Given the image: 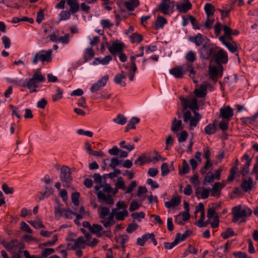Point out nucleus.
Instances as JSON below:
<instances>
[{"instance_id":"obj_1","label":"nucleus","mask_w":258,"mask_h":258,"mask_svg":"<svg viewBox=\"0 0 258 258\" xmlns=\"http://www.w3.org/2000/svg\"><path fill=\"white\" fill-rule=\"evenodd\" d=\"M95 194L97 195L98 200L100 202H104L109 205H113L114 201L112 196L110 195V193L115 195L118 192V188L116 187L112 189L111 186L108 184H105L102 186V190L98 186H95Z\"/></svg>"},{"instance_id":"obj_2","label":"nucleus","mask_w":258,"mask_h":258,"mask_svg":"<svg viewBox=\"0 0 258 258\" xmlns=\"http://www.w3.org/2000/svg\"><path fill=\"white\" fill-rule=\"evenodd\" d=\"M187 72H189V77L191 79H194L196 72L194 69L193 66L190 64L185 63L182 66H176L169 70L170 74L177 79L182 78ZM193 81L195 83H197L194 80H193Z\"/></svg>"},{"instance_id":"obj_3","label":"nucleus","mask_w":258,"mask_h":258,"mask_svg":"<svg viewBox=\"0 0 258 258\" xmlns=\"http://www.w3.org/2000/svg\"><path fill=\"white\" fill-rule=\"evenodd\" d=\"M252 210L246 206L240 205L235 206L232 208L233 222H237L239 220H243L247 217L250 216Z\"/></svg>"},{"instance_id":"obj_4","label":"nucleus","mask_w":258,"mask_h":258,"mask_svg":"<svg viewBox=\"0 0 258 258\" xmlns=\"http://www.w3.org/2000/svg\"><path fill=\"white\" fill-rule=\"evenodd\" d=\"M202 116L198 112H194L192 115L190 111H185L183 113V119L184 123L188 125L190 130H193L201 120Z\"/></svg>"},{"instance_id":"obj_5","label":"nucleus","mask_w":258,"mask_h":258,"mask_svg":"<svg viewBox=\"0 0 258 258\" xmlns=\"http://www.w3.org/2000/svg\"><path fill=\"white\" fill-rule=\"evenodd\" d=\"M218 49L215 46L204 44L202 47L198 49L200 58L202 60H208L211 57H214V54Z\"/></svg>"},{"instance_id":"obj_6","label":"nucleus","mask_w":258,"mask_h":258,"mask_svg":"<svg viewBox=\"0 0 258 258\" xmlns=\"http://www.w3.org/2000/svg\"><path fill=\"white\" fill-rule=\"evenodd\" d=\"M127 207L124 202L119 201L116 203V208L113 209V213L115 214L116 220L122 221L127 217L128 213L126 210Z\"/></svg>"},{"instance_id":"obj_7","label":"nucleus","mask_w":258,"mask_h":258,"mask_svg":"<svg viewBox=\"0 0 258 258\" xmlns=\"http://www.w3.org/2000/svg\"><path fill=\"white\" fill-rule=\"evenodd\" d=\"M209 75L210 78L216 82L217 80L222 77L223 74V67L222 64L209 65Z\"/></svg>"},{"instance_id":"obj_8","label":"nucleus","mask_w":258,"mask_h":258,"mask_svg":"<svg viewBox=\"0 0 258 258\" xmlns=\"http://www.w3.org/2000/svg\"><path fill=\"white\" fill-rule=\"evenodd\" d=\"M180 100L181 102L183 112L187 111L186 109L189 108L193 112H197L196 111L198 110V107L197 100L195 98L186 99L184 98L180 97Z\"/></svg>"},{"instance_id":"obj_9","label":"nucleus","mask_w":258,"mask_h":258,"mask_svg":"<svg viewBox=\"0 0 258 258\" xmlns=\"http://www.w3.org/2000/svg\"><path fill=\"white\" fill-rule=\"evenodd\" d=\"M51 54L52 50L51 49L40 51L35 54L32 63L36 64L39 61L42 62L50 61L51 59Z\"/></svg>"},{"instance_id":"obj_10","label":"nucleus","mask_w":258,"mask_h":258,"mask_svg":"<svg viewBox=\"0 0 258 258\" xmlns=\"http://www.w3.org/2000/svg\"><path fill=\"white\" fill-rule=\"evenodd\" d=\"M71 174V170L69 167L63 166L61 168L60 177L63 183V186H68L69 185L72 179Z\"/></svg>"},{"instance_id":"obj_11","label":"nucleus","mask_w":258,"mask_h":258,"mask_svg":"<svg viewBox=\"0 0 258 258\" xmlns=\"http://www.w3.org/2000/svg\"><path fill=\"white\" fill-rule=\"evenodd\" d=\"M82 225L84 227L88 228L91 233L96 234L98 237L101 236L102 234L100 233V232L103 230V228L101 225L98 224H93L91 225L88 221L83 222Z\"/></svg>"},{"instance_id":"obj_12","label":"nucleus","mask_w":258,"mask_h":258,"mask_svg":"<svg viewBox=\"0 0 258 258\" xmlns=\"http://www.w3.org/2000/svg\"><path fill=\"white\" fill-rule=\"evenodd\" d=\"M213 58L217 64L226 63L228 61V56L226 51L222 49H217L216 52L214 54Z\"/></svg>"},{"instance_id":"obj_13","label":"nucleus","mask_w":258,"mask_h":258,"mask_svg":"<svg viewBox=\"0 0 258 258\" xmlns=\"http://www.w3.org/2000/svg\"><path fill=\"white\" fill-rule=\"evenodd\" d=\"M233 115V110L230 106H224L220 108L219 117L229 121Z\"/></svg>"},{"instance_id":"obj_14","label":"nucleus","mask_w":258,"mask_h":258,"mask_svg":"<svg viewBox=\"0 0 258 258\" xmlns=\"http://www.w3.org/2000/svg\"><path fill=\"white\" fill-rule=\"evenodd\" d=\"M68 246L72 249L84 248L85 242L84 237L80 236L76 239H71L68 243Z\"/></svg>"},{"instance_id":"obj_15","label":"nucleus","mask_w":258,"mask_h":258,"mask_svg":"<svg viewBox=\"0 0 258 258\" xmlns=\"http://www.w3.org/2000/svg\"><path fill=\"white\" fill-rule=\"evenodd\" d=\"M109 80V76L105 75L99 79L96 83L92 85L90 88L91 92H96L100 90L104 87Z\"/></svg>"},{"instance_id":"obj_16","label":"nucleus","mask_w":258,"mask_h":258,"mask_svg":"<svg viewBox=\"0 0 258 258\" xmlns=\"http://www.w3.org/2000/svg\"><path fill=\"white\" fill-rule=\"evenodd\" d=\"M177 10L181 13H185L190 10L192 5L189 0H182L176 5Z\"/></svg>"},{"instance_id":"obj_17","label":"nucleus","mask_w":258,"mask_h":258,"mask_svg":"<svg viewBox=\"0 0 258 258\" xmlns=\"http://www.w3.org/2000/svg\"><path fill=\"white\" fill-rule=\"evenodd\" d=\"M174 5V2H161L158 6V9L163 14L168 15L169 14L170 10H172Z\"/></svg>"},{"instance_id":"obj_18","label":"nucleus","mask_w":258,"mask_h":258,"mask_svg":"<svg viewBox=\"0 0 258 258\" xmlns=\"http://www.w3.org/2000/svg\"><path fill=\"white\" fill-rule=\"evenodd\" d=\"M109 52L113 55L118 54L122 52L123 44L113 42L111 46H107Z\"/></svg>"},{"instance_id":"obj_19","label":"nucleus","mask_w":258,"mask_h":258,"mask_svg":"<svg viewBox=\"0 0 258 258\" xmlns=\"http://www.w3.org/2000/svg\"><path fill=\"white\" fill-rule=\"evenodd\" d=\"M229 246L230 244L228 243H226L224 245L218 248L216 250L217 255L220 258H223L226 257L228 252V248L229 247Z\"/></svg>"},{"instance_id":"obj_20","label":"nucleus","mask_w":258,"mask_h":258,"mask_svg":"<svg viewBox=\"0 0 258 258\" xmlns=\"http://www.w3.org/2000/svg\"><path fill=\"white\" fill-rule=\"evenodd\" d=\"M182 129V121L181 120H177L176 117H174L171 123V130L173 133H177Z\"/></svg>"},{"instance_id":"obj_21","label":"nucleus","mask_w":258,"mask_h":258,"mask_svg":"<svg viewBox=\"0 0 258 258\" xmlns=\"http://www.w3.org/2000/svg\"><path fill=\"white\" fill-rule=\"evenodd\" d=\"M108 217L107 218L104 219L101 221V223L103 224V226L105 228L109 227L115 224L114 220V217H115V214L113 213V209L110 213L108 215Z\"/></svg>"},{"instance_id":"obj_22","label":"nucleus","mask_w":258,"mask_h":258,"mask_svg":"<svg viewBox=\"0 0 258 258\" xmlns=\"http://www.w3.org/2000/svg\"><path fill=\"white\" fill-rule=\"evenodd\" d=\"M209 85L208 83H204L203 84L200 89H197L195 91V93L196 96L199 98H202L206 96L207 94V88Z\"/></svg>"},{"instance_id":"obj_23","label":"nucleus","mask_w":258,"mask_h":258,"mask_svg":"<svg viewBox=\"0 0 258 258\" xmlns=\"http://www.w3.org/2000/svg\"><path fill=\"white\" fill-rule=\"evenodd\" d=\"M225 184L220 182H216L213 186V188L210 189L211 196L213 197L219 196L221 189L224 187Z\"/></svg>"},{"instance_id":"obj_24","label":"nucleus","mask_w":258,"mask_h":258,"mask_svg":"<svg viewBox=\"0 0 258 258\" xmlns=\"http://www.w3.org/2000/svg\"><path fill=\"white\" fill-rule=\"evenodd\" d=\"M66 2L70 7L69 11L72 14L76 13L79 11V0H67Z\"/></svg>"},{"instance_id":"obj_25","label":"nucleus","mask_w":258,"mask_h":258,"mask_svg":"<svg viewBox=\"0 0 258 258\" xmlns=\"http://www.w3.org/2000/svg\"><path fill=\"white\" fill-rule=\"evenodd\" d=\"M126 78V76L123 72H121V74H116L114 78V82L115 83L120 85L122 87H124L126 85L125 82L123 80Z\"/></svg>"},{"instance_id":"obj_26","label":"nucleus","mask_w":258,"mask_h":258,"mask_svg":"<svg viewBox=\"0 0 258 258\" xmlns=\"http://www.w3.org/2000/svg\"><path fill=\"white\" fill-rule=\"evenodd\" d=\"M21 244H24L22 243H20L17 240H12L5 246L6 248L9 251L16 250L17 248H20Z\"/></svg>"},{"instance_id":"obj_27","label":"nucleus","mask_w":258,"mask_h":258,"mask_svg":"<svg viewBox=\"0 0 258 258\" xmlns=\"http://www.w3.org/2000/svg\"><path fill=\"white\" fill-rule=\"evenodd\" d=\"M181 202V198L179 197H176L171 199L169 201L165 203V206L167 208L175 207Z\"/></svg>"},{"instance_id":"obj_28","label":"nucleus","mask_w":258,"mask_h":258,"mask_svg":"<svg viewBox=\"0 0 258 258\" xmlns=\"http://www.w3.org/2000/svg\"><path fill=\"white\" fill-rule=\"evenodd\" d=\"M253 184V180L251 178L248 179H244L241 185L242 189L245 192L251 189Z\"/></svg>"},{"instance_id":"obj_29","label":"nucleus","mask_w":258,"mask_h":258,"mask_svg":"<svg viewBox=\"0 0 258 258\" xmlns=\"http://www.w3.org/2000/svg\"><path fill=\"white\" fill-rule=\"evenodd\" d=\"M189 40L195 43L196 46H199L202 45L203 42V35L200 33H198L194 37H189Z\"/></svg>"},{"instance_id":"obj_30","label":"nucleus","mask_w":258,"mask_h":258,"mask_svg":"<svg viewBox=\"0 0 258 258\" xmlns=\"http://www.w3.org/2000/svg\"><path fill=\"white\" fill-rule=\"evenodd\" d=\"M111 60L112 57L110 55H106L103 58H96L93 62V64H101L102 65H106Z\"/></svg>"},{"instance_id":"obj_31","label":"nucleus","mask_w":258,"mask_h":258,"mask_svg":"<svg viewBox=\"0 0 258 258\" xmlns=\"http://www.w3.org/2000/svg\"><path fill=\"white\" fill-rule=\"evenodd\" d=\"M56 94L52 95V100L53 102H56L62 98L63 90L59 87L56 86Z\"/></svg>"},{"instance_id":"obj_32","label":"nucleus","mask_w":258,"mask_h":258,"mask_svg":"<svg viewBox=\"0 0 258 258\" xmlns=\"http://www.w3.org/2000/svg\"><path fill=\"white\" fill-rule=\"evenodd\" d=\"M185 58L188 62L187 63L190 64L192 66V63L197 58L196 53L192 50L187 52L185 56Z\"/></svg>"},{"instance_id":"obj_33","label":"nucleus","mask_w":258,"mask_h":258,"mask_svg":"<svg viewBox=\"0 0 258 258\" xmlns=\"http://www.w3.org/2000/svg\"><path fill=\"white\" fill-rule=\"evenodd\" d=\"M39 82L35 81L32 78L28 81L27 87L30 90L31 92H37L36 88L38 87L37 84Z\"/></svg>"},{"instance_id":"obj_34","label":"nucleus","mask_w":258,"mask_h":258,"mask_svg":"<svg viewBox=\"0 0 258 258\" xmlns=\"http://www.w3.org/2000/svg\"><path fill=\"white\" fill-rule=\"evenodd\" d=\"M167 23L166 20L162 16H158L155 23V28L156 30L163 27L164 25Z\"/></svg>"},{"instance_id":"obj_35","label":"nucleus","mask_w":258,"mask_h":258,"mask_svg":"<svg viewBox=\"0 0 258 258\" xmlns=\"http://www.w3.org/2000/svg\"><path fill=\"white\" fill-rule=\"evenodd\" d=\"M98 213L100 218L103 219L110 213V210L105 207L98 208Z\"/></svg>"},{"instance_id":"obj_36","label":"nucleus","mask_w":258,"mask_h":258,"mask_svg":"<svg viewBox=\"0 0 258 258\" xmlns=\"http://www.w3.org/2000/svg\"><path fill=\"white\" fill-rule=\"evenodd\" d=\"M204 10L207 15V17H210L211 16H213L214 15L215 12V8L211 4H206L204 6Z\"/></svg>"},{"instance_id":"obj_37","label":"nucleus","mask_w":258,"mask_h":258,"mask_svg":"<svg viewBox=\"0 0 258 258\" xmlns=\"http://www.w3.org/2000/svg\"><path fill=\"white\" fill-rule=\"evenodd\" d=\"M113 121L116 123L123 125L126 123L127 119L123 114H119L116 118L113 119Z\"/></svg>"},{"instance_id":"obj_38","label":"nucleus","mask_w":258,"mask_h":258,"mask_svg":"<svg viewBox=\"0 0 258 258\" xmlns=\"http://www.w3.org/2000/svg\"><path fill=\"white\" fill-rule=\"evenodd\" d=\"M188 134L185 131H181L180 133H176V137L179 143H182L186 141Z\"/></svg>"},{"instance_id":"obj_39","label":"nucleus","mask_w":258,"mask_h":258,"mask_svg":"<svg viewBox=\"0 0 258 258\" xmlns=\"http://www.w3.org/2000/svg\"><path fill=\"white\" fill-rule=\"evenodd\" d=\"M204 130L206 134L210 135L216 132V127L214 123H210L205 127Z\"/></svg>"},{"instance_id":"obj_40","label":"nucleus","mask_w":258,"mask_h":258,"mask_svg":"<svg viewBox=\"0 0 258 258\" xmlns=\"http://www.w3.org/2000/svg\"><path fill=\"white\" fill-rule=\"evenodd\" d=\"M191 234V231L190 230H186L183 234L182 235L180 233H177L175 239H177L178 242H180L181 241H184L187 237H188L190 234Z\"/></svg>"},{"instance_id":"obj_41","label":"nucleus","mask_w":258,"mask_h":258,"mask_svg":"<svg viewBox=\"0 0 258 258\" xmlns=\"http://www.w3.org/2000/svg\"><path fill=\"white\" fill-rule=\"evenodd\" d=\"M138 5V2L136 0H130L125 3V8L129 11H133Z\"/></svg>"},{"instance_id":"obj_42","label":"nucleus","mask_w":258,"mask_h":258,"mask_svg":"<svg viewBox=\"0 0 258 258\" xmlns=\"http://www.w3.org/2000/svg\"><path fill=\"white\" fill-rule=\"evenodd\" d=\"M95 55V53L91 47L87 48L86 49L85 54L84 55V58L86 61L91 59Z\"/></svg>"},{"instance_id":"obj_43","label":"nucleus","mask_w":258,"mask_h":258,"mask_svg":"<svg viewBox=\"0 0 258 258\" xmlns=\"http://www.w3.org/2000/svg\"><path fill=\"white\" fill-rule=\"evenodd\" d=\"M70 11H63L59 15V21L68 20L70 18Z\"/></svg>"},{"instance_id":"obj_44","label":"nucleus","mask_w":258,"mask_h":258,"mask_svg":"<svg viewBox=\"0 0 258 258\" xmlns=\"http://www.w3.org/2000/svg\"><path fill=\"white\" fill-rule=\"evenodd\" d=\"M54 209L55 217L57 219H59L61 217V213L64 209L62 208V205L58 204L57 205L55 206Z\"/></svg>"},{"instance_id":"obj_45","label":"nucleus","mask_w":258,"mask_h":258,"mask_svg":"<svg viewBox=\"0 0 258 258\" xmlns=\"http://www.w3.org/2000/svg\"><path fill=\"white\" fill-rule=\"evenodd\" d=\"M235 235L233 230L231 228H228L221 233V236L224 239L228 238Z\"/></svg>"},{"instance_id":"obj_46","label":"nucleus","mask_w":258,"mask_h":258,"mask_svg":"<svg viewBox=\"0 0 258 258\" xmlns=\"http://www.w3.org/2000/svg\"><path fill=\"white\" fill-rule=\"evenodd\" d=\"M93 177L95 183L99 184V185H96L95 186H98L100 188V190H102V186L104 185L102 183V178L101 176L99 173H95Z\"/></svg>"},{"instance_id":"obj_47","label":"nucleus","mask_w":258,"mask_h":258,"mask_svg":"<svg viewBox=\"0 0 258 258\" xmlns=\"http://www.w3.org/2000/svg\"><path fill=\"white\" fill-rule=\"evenodd\" d=\"M32 78L38 82H43L45 81V78L42 76L40 71H37L33 74Z\"/></svg>"},{"instance_id":"obj_48","label":"nucleus","mask_w":258,"mask_h":258,"mask_svg":"<svg viewBox=\"0 0 258 258\" xmlns=\"http://www.w3.org/2000/svg\"><path fill=\"white\" fill-rule=\"evenodd\" d=\"M189 171V167L187 162L184 160L182 162V169L179 171L180 175L187 173Z\"/></svg>"},{"instance_id":"obj_49","label":"nucleus","mask_w":258,"mask_h":258,"mask_svg":"<svg viewBox=\"0 0 258 258\" xmlns=\"http://www.w3.org/2000/svg\"><path fill=\"white\" fill-rule=\"evenodd\" d=\"M115 186L118 188V189L122 190L125 189V182L121 177H118L115 183Z\"/></svg>"},{"instance_id":"obj_50","label":"nucleus","mask_w":258,"mask_h":258,"mask_svg":"<svg viewBox=\"0 0 258 258\" xmlns=\"http://www.w3.org/2000/svg\"><path fill=\"white\" fill-rule=\"evenodd\" d=\"M138 163L140 166H142L145 163H147L146 154H143L138 158V159L135 161V164H137Z\"/></svg>"},{"instance_id":"obj_51","label":"nucleus","mask_w":258,"mask_h":258,"mask_svg":"<svg viewBox=\"0 0 258 258\" xmlns=\"http://www.w3.org/2000/svg\"><path fill=\"white\" fill-rule=\"evenodd\" d=\"M80 193L78 192H73L71 196L72 201L75 206H78L79 204Z\"/></svg>"},{"instance_id":"obj_52","label":"nucleus","mask_w":258,"mask_h":258,"mask_svg":"<svg viewBox=\"0 0 258 258\" xmlns=\"http://www.w3.org/2000/svg\"><path fill=\"white\" fill-rule=\"evenodd\" d=\"M256 119L255 115H253L250 117H243L241 118L242 121L245 123L253 124Z\"/></svg>"},{"instance_id":"obj_53","label":"nucleus","mask_w":258,"mask_h":258,"mask_svg":"<svg viewBox=\"0 0 258 258\" xmlns=\"http://www.w3.org/2000/svg\"><path fill=\"white\" fill-rule=\"evenodd\" d=\"M130 38L133 42L140 43L143 40L142 36L137 33H134L131 36Z\"/></svg>"},{"instance_id":"obj_54","label":"nucleus","mask_w":258,"mask_h":258,"mask_svg":"<svg viewBox=\"0 0 258 258\" xmlns=\"http://www.w3.org/2000/svg\"><path fill=\"white\" fill-rule=\"evenodd\" d=\"M140 121V119L137 117H133L130 120L127 125L131 127L132 129H135L136 126L135 124L138 123Z\"/></svg>"},{"instance_id":"obj_55","label":"nucleus","mask_w":258,"mask_h":258,"mask_svg":"<svg viewBox=\"0 0 258 258\" xmlns=\"http://www.w3.org/2000/svg\"><path fill=\"white\" fill-rule=\"evenodd\" d=\"M161 175L163 176L167 175L169 173L168 165L166 163H164L161 167Z\"/></svg>"},{"instance_id":"obj_56","label":"nucleus","mask_w":258,"mask_h":258,"mask_svg":"<svg viewBox=\"0 0 258 258\" xmlns=\"http://www.w3.org/2000/svg\"><path fill=\"white\" fill-rule=\"evenodd\" d=\"M28 222L35 228H44V225L40 221H28Z\"/></svg>"},{"instance_id":"obj_57","label":"nucleus","mask_w":258,"mask_h":258,"mask_svg":"<svg viewBox=\"0 0 258 258\" xmlns=\"http://www.w3.org/2000/svg\"><path fill=\"white\" fill-rule=\"evenodd\" d=\"M3 191L6 194H12L14 192V189L13 187H10L6 183H4L2 187Z\"/></svg>"},{"instance_id":"obj_58","label":"nucleus","mask_w":258,"mask_h":258,"mask_svg":"<svg viewBox=\"0 0 258 258\" xmlns=\"http://www.w3.org/2000/svg\"><path fill=\"white\" fill-rule=\"evenodd\" d=\"M178 243L177 239H174V240L172 242H164V245L166 249H172L174 246L176 245Z\"/></svg>"},{"instance_id":"obj_59","label":"nucleus","mask_w":258,"mask_h":258,"mask_svg":"<svg viewBox=\"0 0 258 258\" xmlns=\"http://www.w3.org/2000/svg\"><path fill=\"white\" fill-rule=\"evenodd\" d=\"M100 24L103 28H109L113 26V24L108 19L101 20Z\"/></svg>"},{"instance_id":"obj_60","label":"nucleus","mask_w":258,"mask_h":258,"mask_svg":"<svg viewBox=\"0 0 258 258\" xmlns=\"http://www.w3.org/2000/svg\"><path fill=\"white\" fill-rule=\"evenodd\" d=\"M61 214V217H64L66 218L71 219L72 218V215L74 214V213H73L69 209H63Z\"/></svg>"},{"instance_id":"obj_61","label":"nucleus","mask_w":258,"mask_h":258,"mask_svg":"<svg viewBox=\"0 0 258 258\" xmlns=\"http://www.w3.org/2000/svg\"><path fill=\"white\" fill-rule=\"evenodd\" d=\"M21 229L25 232L29 233H32V230L31 229L28 225H27L25 222L22 221L20 223Z\"/></svg>"},{"instance_id":"obj_62","label":"nucleus","mask_w":258,"mask_h":258,"mask_svg":"<svg viewBox=\"0 0 258 258\" xmlns=\"http://www.w3.org/2000/svg\"><path fill=\"white\" fill-rule=\"evenodd\" d=\"M54 249L52 248H45L41 252L42 256L47 257L48 255L53 253Z\"/></svg>"},{"instance_id":"obj_63","label":"nucleus","mask_w":258,"mask_h":258,"mask_svg":"<svg viewBox=\"0 0 258 258\" xmlns=\"http://www.w3.org/2000/svg\"><path fill=\"white\" fill-rule=\"evenodd\" d=\"M217 216L215 209L214 208H210L208 209L207 212V217L209 220H210L212 218H214L215 217Z\"/></svg>"},{"instance_id":"obj_64","label":"nucleus","mask_w":258,"mask_h":258,"mask_svg":"<svg viewBox=\"0 0 258 258\" xmlns=\"http://www.w3.org/2000/svg\"><path fill=\"white\" fill-rule=\"evenodd\" d=\"M24 244H21L19 251L17 252H13L12 258H21V253H23V249L24 248Z\"/></svg>"}]
</instances>
